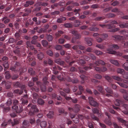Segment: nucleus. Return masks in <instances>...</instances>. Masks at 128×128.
Segmentation results:
<instances>
[{"mask_svg": "<svg viewBox=\"0 0 128 128\" xmlns=\"http://www.w3.org/2000/svg\"><path fill=\"white\" fill-rule=\"evenodd\" d=\"M26 44L28 47L30 48L32 50L35 49L34 47L30 42H26Z\"/></svg>", "mask_w": 128, "mask_h": 128, "instance_id": "nucleus-33", "label": "nucleus"}, {"mask_svg": "<svg viewBox=\"0 0 128 128\" xmlns=\"http://www.w3.org/2000/svg\"><path fill=\"white\" fill-rule=\"evenodd\" d=\"M27 109L29 111V115L30 116L34 115V113L38 111L37 106L35 104H29L28 105Z\"/></svg>", "mask_w": 128, "mask_h": 128, "instance_id": "nucleus-1", "label": "nucleus"}, {"mask_svg": "<svg viewBox=\"0 0 128 128\" xmlns=\"http://www.w3.org/2000/svg\"><path fill=\"white\" fill-rule=\"evenodd\" d=\"M22 124L23 125L26 126H29V122L28 120H24Z\"/></svg>", "mask_w": 128, "mask_h": 128, "instance_id": "nucleus-63", "label": "nucleus"}, {"mask_svg": "<svg viewBox=\"0 0 128 128\" xmlns=\"http://www.w3.org/2000/svg\"><path fill=\"white\" fill-rule=\"evenodd\" d=\"M78 88L80 91L75 93V94L76 95H80L81 94H82V92L84 91V89L83 88V87L82 86L80 85L78 86Z\"/></svg>", "mask_w": 128, "mask_h": 128, "instance_id": "nucleus-22", "label": "nucleus"}, {"mask_svg": "<svg viewBox=\"0 0 128 128\" xmlns=\"http://www.w3.org/2000/svg\"><path fill=\"white\" fill-rule=\"evenodd\" d=\"M104 77L108 82H111L112 80V77H111L108 76H104Z\"/></svg>", "mask_w": 128, "mask_h": 128, "instance_id": "nucleus-45", "label": "nucleus"}, {"mask_svg": "<svg viewBox=\"0 0 128 128\" xmlns=\"http://www.w3.org/2000/svg\"><path fill=\"white\" fill-rule=\"evenodd\" d=\"M38 78H33V81L34 82H36V84L38 88H40L42 91L44 92L46 90V88L45 86L42 85V83L40 82L37 81Z\"/></svg>", "mask_w": 128, "mask_h": 128, "instance_id": "nucleus-4", "label": "nucleus"}, {"mask_svg": "<svg viewBox=\"0 0 128 128\" xmlns=\"http://www.w3.org/2000/svg\"><path fill=\"white\" fill-rule=\"evenodd\" d=\"M42 80L44 84L47 85L48 84V78L47 76H44Z\"/></svg>", "mask_w": 128, "mask_h": 128, "instance_id": "nucleus-39", "label": "nucleus"}, {"mask_svg": "<svg viewBox=\"0 0 128 128\" xmlns=\"http://www.w3.org/2000/svg\"><path fill=\"white\" fill-rule=\"evenodd\" d=\"M81 22L79 20H74V26L75 27H78L80 24Z\"/></svg>", "mask_w": 128, "mask_h": 128, "instance_id": "nucleus-43", "label": "nucleus"}, {"mask_svg": "<svg viewBox=\"0 0 128 128\" xmlns=\"http://www.w3.org/2000/svg\"><path fill=\"white\" fill-rule=\"evenodd\" d=\"M32 10L30 8H27L25 10V13H24L22 15L23 16H28L29 14L31 12Z\"/></svg>", "mask_w": 128, "mask_h": 128, "instance_id": "nucleus-24", "label": "nucleus"}, {"mask_svg": "<svg viewBox=\"0 0 128 128\" xmlns=\"http://www.w3.org/2000/svg\"><path fill=\"white\" fill-rule=\"evenodd\" d=\"M63 32L62 31H59L57 32L55 34L56 37H59L61 36V35L63 34Z\"/></svg>", "mask_w": 128, "mask_h": 128, "instance_id": "nucleus-48", "label": "nucleus"}, {"mask_svg": "<svg viewBox=\"0 0 128 128\" xmlns=\"http://www.w3.org/2000/svg\"><path fill=\"white\" fill-rule=\"evenodd\" d=\"M55 62L58 64L62 66L64 65V61L62 60L60 58L56 59L55 60Z\"/></svg>", "mask_w": 128, "mask_h": 128, "instance_id": "nucleus-25", "label": "nucleus"}, {"mask_svg": "<svg viewBox=\"0 0 128 128\" xmlns=\"http://www.w3.org/2000/svg\"><path fill=\"white\" fill-rule=\"evenodd\" d=\"M8 42L9 43H13L14 42H16L14 39L12 38H10L9 39Z\"/></svg>", "mask_w": 128, "mask_h": 128, "instance_id": "nucleus-55", "label": "nucleus"}, {"mask_svg": "<svg viewBox=\"0 0 128 128\" xmlns=\"http://www.w3.org/2000/svg\"><path fill=\"white\" fill-rule=\"evenodd\" d=\"M14 86L16 87H20L21 84L20 83L18 82H15L13 84Z\"/></svg>", "mask_w": 128, "mask_h": 128, "instance_id": "nucleus-60", "label": "nucleus"}, {"mask_svg": "<svg viewBox=\"0 0 128 128\" xmlns=\"http://www.w3.org/2000/svg\"><path fill=\"white\" fill-rule=\"evenodd\" d=\"M54 115L53 112L50 111L48 114H47V116L48 118H53Z\"/></svg>", "mask_w": 128, "mask_h": 128, "instance_id": "nucleus-31", "label": "nucleus"}, {"mask_svg": "<svg viewBox=\"0 0 128 128\" xmlns=\"http://www.w3.org/2000/svg\"><path fill=\"white\" fill-rule=\"evenodd\" d=\"M66 19L65 17L61 16L60 18H58L57 22L58 23H61L63 22V21L66 20Z\"/></svg>", "mask_w": 128, "mask_h": 128, "instance_id": "nucleus-26", "label": "nucleus"}, {"mask_svg": "<svg viewBox=\"0 0 128 128\" xmlns=\"http://www.w3.org/2000/svg\"><path fill=\"white\" fill-rule=\"evenodd\" d=\"M114 37L118 40H128V34L125 35L124 37L120 36H115Z\"/></svg>", "mask_w": 128, "mask_h": 128, "instance_id": "nucleus-12", "label": "nucleus"}, {"mask_svg": "<svg viewBox=\"0 0 128 128\" xmlns=\"http://www.w3.org/2000/svg\"><path fill=\"white\" fill-rule=\"evenodd\" d=\"M94 64L90 63L89 64V66H85L84 67V69L86 70H90L92 69V68L94 67L95 65Z\"/></svg>", "mask_w": 128, "mask_h": 128, "instance_id": "nucleus-27", "label": "nucleus"}, {"mask_svg": "<svg viewBox=\"0 0 128 128\" xmlns=\"http://www.w3.org/2000/svg\"><path fill=\"white\" fill-rule=\"evenodd\" d=\"M92 39L90 38H85V40L89 46H90L92 44Z\"/></svg>", "mask_w": 128, "mask_h": 128, "instance_id": "nucleus-28", "label": "nucleus"}, {"mask_svg": "<svg viewBox=\"0 0 128 128\" xmlns=\"http://www.w3.org/2000/svg\"><path fill=\"white\" fill-rule=\"evenodd\" d=\"M117 83L120 85V86L124 88H127L128 87V86L126 84H125L124 83H122L120 82H118Z\"/></svg>", "mask_w": 128, "mask_h": 128, "instance_id": "nucleus-44", "label": "nucleus"}, {"mask_svg": "<svg viewBox=\"0 0 128 128\" xmlns=\"http://www.w3.org/2000/svg\"><path fill=\"white\" fill-rule=\"evenodd\" d=\"M108 35L106 34H100V37L102 38L104 40L106 39L108 37Z\"/></svg>", "mask_w": 128, "mask_h": 128, "instance_id": "nucleus-42", "label": "nucleus"}, {"mask_svg": "<svg viewBox=\"0 0 128 128\" xmlns=\"http://www.w3.org/2000/svg\"><path fill=\"white\" fill-rule=\"evenodd\" d=\"M13 102L14 106L12 107V109L15 110L17 113H20L23 110L22 105L21 106H19V108L18 107L17 105H19V103L18 100H13Z\"/></svg>", "mask_w": 128, "mask_h": 128, "instance_id": "nucleus-2", "label": "nucleus"}, {"mask_svg": "<svg viewBox=\"0 0 128 128\" xmlns=\"http://www.w3.org/2000/svg\"><path fill=\"white\" fill-rule=\"evenodd\" d=\"M77 62L79 64L81 65L85 63L84 60L82 59H80L78 60H77Z\"/></svg>", "mask_w": 128, "mask_h": 128, "instance_id": "nucleus-47", "label": "nucleus"}, {"mask_svg": "<svg viewBox=\"0 0 128 128\" xmlns=\"http://www.w3.org/2000/svg\"><path fill=\"white\" fill-rule=\"evenodd\" d=\"M78 69L80 70V73L82 74L80 76V78L82 79V80L84 81L86 79V77L83 74H86V72L83 70H81V68L80 67H78ZM81 82L82 84L84 82L82 81Z\"/></svg>", "mask_w": 128, "mask_h": 128, "instance_id": "nucleus-9", "label": "nucleus"}, {"mask_svg": "<svg viewBox=\"0 0 128 128\" xmlns=\"http://www.w3.org/2000/svg\"><path fill=\"white\" fill-rule=\"evenodd\" d=\"M23 91L21 90L18 89L15 90H14V92L16 94H21L23 92Z\"/></svg>", "mask_w": 128, "mask_h": 128, "instance_id": "nucleus-51", "label": "nucleus"}, {"mask_svg": "<svg viewBox=\"0 0 128 128\" xmlns=\"http://www.w3.org/2000/svg\"><path fill=\"white\" fill-rule=\"evenodd\" d=\"M5 75L6 77V78H9L11 77L8 71H7L5 72Z\"/></svg>", "mask_w": 128, "mask_h": 128, "instance_id": "nucleus-57", "label": "nucleus"}, {"mask_svg": "<svg viewBox=\"0 0 128 128\" xmlns=\"http://www.w3.org/2000/svg\"><path fill=\"white\" fill-rule=\"evenodd\" d=\"M117 119L118 120V122L122 123L123 125L124 124V122H125V120H124L122 118H120V117H118Z\"/></svg>", "mask_w": 128, "mask_h": 128, "instance_id": "nucleus-46", "label": "nucleus"}, {"mask_svg": "<svg viewBox=\"0 0 128 128\" xmlns=\"http://www.w3.org/2000/svg\"><path fill=\"white\" fill-rule=\"evenodd\" d=\"M20 63L18 62H16L14 66L12 65L10 68V70H12L15 71H16V69L18 67L20 68Z\"/></svg>", "mask_w": 128, "mask_h": 128, "instance_id": "nucleus-11", "label": "nucleus"}, {"mask_svg": "<svg viewBox=\"0 0 128 128\" xmlns=\"http://www.w3.org/2000/svg\"><path fill=\"white\" fill-rule=\"evenodd\" d=\"M29 73L32 75V76L35 74V72L33 70V69L32 68H30L28 70Z\"/></svg>", "mask_w": 128, "mask_h": 128, "instance_id": "nucleus-50", "label": "nucleus"}, {"mask_svg": "<svg viewBox=\"0 0 128 128\" xmlns=\"http://www.w3.org/2000/svg\"><path fill=\"white\" fill-rule=\"evenodd\" d=\"M112 48L111 49L108 48L107 49V50L108 51V52L111 54H114L116 53V52L114 50H112V49H116L119 48V46L116 44H112Z\"/></svg>", "mask_w": 128, "mask_h": 128, "instance_id": "nucleus-8", "label": "nucleus"}, {"mask_svg": "<svg viewBox=\"0 0 128 128\" xmlns=\"http://www.w3.org/2000/svg\"><path fill=\"white\" fill-rule=\"evenodd\" d=\"M122 67L126 70L128 68V62H125L122 64Z\"/></svg>", "mask_w": 128, "mask_h": 128, "instance_id": "nucleus-49", "label": "nucleus"}, {"mask_svg": "<svg viewBox=\"0 0 128 128\" xmlns=\"http://www.w3.org/2000/svg\"><path fill=\"white\" fill-rule=\"evenodd\" d=\"M64 26L66 28H71L72 26V24L69 23H66L64 24Z\"/></svg>", "mask_w": 128, "mask_h": 128, "instance_id": "nucleus-59", "label": "nucleus"}, {"mask_svg": "<svg viewBox=\"0 0 128 128\" xmlns=\"http://www.w3.org/2000/svg\"><path fill=\"white\" fill-rule=\"evenodd\" d=\"M89 29L90 31L95 32L98 31V30L99 28L96 27L94 28L90 27L89 28Z\"/></svg>", "mask_w": 128, "mask_h": 128, "instance_id": "nucleus-54", "label": "nucleus"}, {"mask_svg": "<svg viewBox=\"0 0 128 128\" xmlns=\"http://www.w3.org/2000/svg\"><path fill=\"white\" fill-rule=\"evenodd\" d=\"M8 122V123H11L12 126H13L18 124L19 123V119L18 118L14 119V122H12L11 120L10 119H9Z\"/></svg>", "mask_w": 128, "mask_h": 128, "instance_id": "nucleus-17", "label": "nucleus"}, {"mask_svg": "<svg viewBox=\"0 0 128 128\" xmlns=\"http://www.w3.org/2000/svg\"><path fill=\"white\" fill-rule=\"evenodd\" d=\"M61 75L58 76V78L61 81L66 80V78L68 76H67V73L66 72H62L61 73Z\"/></svg>", "mask_w": 128, "mask_h": 128, "instance_id": "nucleus-6", "label": "nucleus"}, {"mask_svg": "<svg viewBox=\"0 0 128 128\" xmlns=\"http://www.w3.org/2000/svg\"><path fill=\"white\" fill-rule=\"evenodd\" d=\"M32 96L35 102H36L37 100V98H38V94H37L35 93H33L32 94Z\"/></svg>", "mask_w": 128, "mask_h": 128, "instance_id": "nucleus-53", "label": "nucleus"}, {"mask_svg": "<svg viewBox=\"0 0 128 128\" xmlns=\"http://www.w3.org/2000/svg\"><path fill=\"white\" fill-rule=\"evenodd\" d=\"M42 45L45 47L48 44V42L46 40H42Z\"/></svg>", "mask_w": 128, "mask_h": 128, "instance_id": "nucleus-52", "label": "nucleus"}, {"mask_svg": "<svg viewBox=\"0 0 128 128\" xmlns=\"http://www.w3.org/2000/svg\"><path fill=\"white\" fill-rule=\"evenodd\" d=\"M88 99L90 104L94 106H98V103L95 101L94 98L92 97H89Z\"/></svg>", "mask_w": 128, "mask_h": 128, "instance_id": "nucleus-10", "label": "nucleus"}, {"mask_svg": "<svg viewBox=\"0 0 128 128\" xmlns=\"http://www.w3.org/2000/svg\"><path fill=\"white\" fill-rule=\"evenodd\" d=\"M112 78L116 80L120 81L122 80V79L120 77L116 76H112Z\"/></svg>", "mask_w": 128, "mask_h": 128, "instance_id": "nucleus-61", "label": "nucleus"}, {"mask_svg": "<svg viewBox=\"0 0 128 128\" xmlns=\"http://www.w3.org/2000/svg\"><path fill=\"white\" fill-rule=\"evenodd\" d=\"M52 68V70L53 73L55 74H56L58 73V72L57 70L58 68V70H61L62 69V68L58 66H55Z\"/></svg>", "mask_w": 128, "mask_h": 128, "instance_id": "nucleus-16", "label": "nucleus"}, {"mask_svg": "<svg viewBox=\"0 0 128 128\" xmlns=\"http://www.w3.org/2000/svg\"><path fill=\"white\" fill-rule=\"evenodd\" d=\"M86 24H89V25L90 26H95L96 25V24L95 23L92 22L90 23V21L88 20L86 21Z\"/></svg>", "mask_w": 128, "mask_h": 128, "instance_id": "nucleus-62", "label": "nucleus"}, {"mask_svg": "<svg viewBox=\"0 0 128 128\" xmlns=\"http://www.w3.org/2000/svg\"><path fill=\"white\" fill-rule=\"evenodd\" d=\"M105 90L107 92L111 94H113V91L110 88L107 87V88H105Z\"/></svg>", "mask_w": 128, "mask_h": 128, "instance_id": "nucleus-41", "label": "nucleus"}, {"mask_svg": "<svg viewBox=\"0 0 128 128\" xmlns=\"http://www.w3.org/2000/svg\"><path fill=\"white\" fill-rule=\"evenodd\" d=\"M75 112H78L80 110V106L78 104H76L75 105Z\"/></svg>", "mask_w": 128, "mask_h": 128, "instance_id": "nucleus-38", "label": "nucleus"}, {"mask_svg": "<svg viewBox=\"0 0 128 128\" xmlns=\"http://www.w3.org/2000/svg\"><path fill=\"white\" fill-rule=\"evenodd\" d=\"M97 89L103 94H105V92L103 90V87L102 86H99L97 87Z\"/></svg>", "mask_w": 128, "mask_h": 128, "instance_id": "nucleus-30", "label": "nucleus"}, {"mask_svg": "<svg viewBox=\"0 0 128 128\" xmlns=\"http://www.w3.org/2000/svg\"><path fill=\"white\" fill-rule=\"evenodd\" d=\"M72 33L76 36V39H79L81 38V35L78 33L77 31L73 30L72 31Z\"/></svg>", "mask_w": 128, "mask_h": 128, "instance_id": "nucleus-23", "label": "nucleus"}, {"mask_svg": "<svg viewBox=\"0 0 128 128\" xmlns=\"http://www.w3.org/2000/svg\"><path fill=\"white\" fill-rule=\"evenodd\" d=\"M106 16L108 18H112L115 17L116 15L114 14L110 13L107 14Z\"/></svg>", "mask_w": 128, "mask_h": 128, "instance_id": "nucleus-64", "label": "nucleus"}, {"mask_svg": "<svg viewBox=\"0 0 128 128\" xmlns=\"http://www.w3.org/2000/svg\"><path fill=\"white\" fill-rule=\"evenodd\" d=\"M110 62L113 64L118 66H119V64L117 60H110Z\"/></svg>", "mask_w": 128, "mask_h": 128, "instance_id": "nucleus-35", "label": "nucleus"}, {"mask_svg": "<svg viewBox=\"0 0 128 128\" xmlns=\"http://www.w3.org/2000/svg\"><path fill=\"white\" fill-rule=\"evenodd\" d=\"M48 123L49 126L47 128H56L54 126H53V124L51 121H49Z\"/></svg>", "mask_w": 128, "mask_h": 128, "instance_id": "nucleus-56", "label": "nucleus"}, {"mask_svg": "<svg viewBox=\"0 0 128 128\" xmlns=\"http://www.w3.org/2000/svg\"><path fill=\"white\" fill-rule=\"evenodd\" d=\"M123 103V101L117 99L114 102L115 105L117 106H119L120 104H122Z\"/></svg>", "mask_w": 128, "mask_h": 128, "instance_id": "nucleus-29", "label": "nucleus"}, {"mask_svg": "<svg viewBox=\"0 0 128 128\" xmlns=\"http://www.w3.org/2000/svg\"><path fill=\"white\" fill-rule=\"evenodd\" d=\"M34 6L36 7V8L33 9V10L34 11H39L41 9V7L40 6V4L39 2H38L34 5Z\"/></svg>", "mask_w": 128, "mask_h": 128, "instance_id": "nucleus-19", "label": "nucleus"}, {"mask_svg": "<svg viewBox=\"0 0 128 128\" xmlns=\"http://www.w3.org/2000/svg\"><path fill=\"white\" fill-rule=\"evenodd\" d=\"M47 125L46 122L45 121H43L40 122V126L42 128H45Z\"/></svg>", "mask_w": 128, "mask_h": 128, "instance_id": "nucleus-40", "label": "nucleus"}, {"mask_svg": "<svg viewBox=\"0 0 128 128\" xmlns=\"http://www.w3.org/2000/svg\"><path fill=\"white\" fill-rule=\"evenodd\" d=\"M94 64L96 66H99L100 64L103 65L106 64V63L104 62L100 59L96 61Z\"/></svg>", "mask_w": 128, "mask_h": 128, "instance_id": "nucleus-18", "label": "nucleus"}, {"mask_svg": "<svg viewBox=\"0 0 128 128\" xmlns=\"http://www.w3.org/2000/svg\"><path fill=\"white\" fill-rule=\"evenodd\" d=\"M28 96L27 95H24L23 96V98L21 100L22 104L23 105H27L28 102Z\"/></svg>", "mask_w": 128, "mask_h": 128, "instance_id": "nucleus-15", "label": "nucleus"}, {"mask_svg": "<svg viewBox=\"0 0 128 128\" xmlns=\"http://www.w3.org/2000/svg\"><path fill=\"white\" fill-rule=\"evenodd\" d=\"M6 104L8 106H10L12 104V100L10 99H9L8 100Z\"/></svg>", "mask_w": 128, "mask_h": 128, "instance_id": "nucleus-58", "label": "nucleus"}, {"mask_svg": "<svg viewBox=\"0 0 128 128\" xmlns=\"http://www.w3.org/2000/svg\"><path fill=\"white\" fill-rule=\"evenodd\" d=\"M105 114L108 116V118H106L105 119L104 121V123L109 126L112 125V123L110 118V114L107 112H105Z\"/></svg>", "mask_w": 128, "mask_h": 128, "instance_id": "nucleus-5", "label": "nucleus"}, {"mask_svg": "<svg viewBox=\"0 0 128 128\" xmlns=\"http://www.w3.org/2000/svg\"><path fill=\"white\" fill-rule=\"evenodd\" d=\"M66 79L67 80V81L72 82L73 83H78V79L74 78L72 79L69 77H68Z\"/></svg>", "mask_w": 128, "mask_h": 128, "instance_id": "nucleus-21", "label": "nucleus"}, {"mask_svg": "<svg viewBox=\"0 0 128 128\" xmlns=\"http://www.w3.org/2000/svg\"><path fill=\"white\" fill-rule=\"evenodd\" d=\"M37 102L39 104L41 105H43L44 103V100L40 98H38V99Z\"/></svg>", "mask_w": 128, "mask_h": 128, "instance_id": "nucleus-34", "label": "nucleus"}, {"mask_svg": "<svg viewBox=\"0 0 128 128\" xmlns=\"http://www.w3.org/2000/svg\"><path fill=\"white\" fill-rule=\"evenodd\" d=\"M76 62L74 61H72L69 63L70 67H71L70 70L71 72H76L77 71V69L75 68L77 66L75 64Z\"/></svg>", "mask_w": 128, "mask_h": 128, "instance_id": "nucleus-7", "label": "nucleus"}, {"mask_svg": "<svg viewBox=\"0 0 128 128\" xmlns=\"http://www.w3.org/2000/svg\"><path fill=\"white\" fill-rule=\"evenodd\" d=\"M33 83L30 82H29L28 84V86L30 87L31 90L32 91H35L36 92H38L39 90V88H37L33 86Z\"/></svg>", "mask_w": 128, "mask_h": 128, "instance_id": "nucleus-13", "label": "nucleus"}, {"mask_svg": "<svg viewBox=\"0 0 128 128\" xmlns=\"http://www.w3.org/2000/svg\"><path fill=\"white\" fill-rule=\"evenodd\" d=\"M34 3V2L32 0H28L26 2V3L24 5V6L25 7H28L30 5H32Z\"/></svg>", "mask_w": 128, "mask_h": 128, "instance_id": "nucleus-20", "label": "nucleus"}, {"mask_svg": "<svg viewBox=\"0 0 128 128\" xmlns=\"http://www.w3.org/2000/svg\"><path fill=\"white\" fill-rule=\"evenodd\" d=\"M38 58L39 60H42L44 58V54L42 52H40L38 53L37 54Z\"/></svg>", "mask_w": 128, "mask_h": 128, "instance_id": "nucleus-32", "label": "nucleus"}, {"mask_svg": "<svg viewBox=\"0 0 128 128\" xmlns=\"http://www.w3.org/2000/svg\"><path fill=\"white\" fill-rule=\"evenodd\" d=\"M119 26L121 28H127L128 27V23L125 22L119 25Z\"/></svg>", "mask_w": 128, "mask_h": 128, "instance_id": "nucleus-37", "label": "nucleus"}, {"mask_svg": "<svg viewBox=\"0 0 128 128\" xmlns=\"http://www.w3.org/2000/svg\"><path fill=\"white\" fill-rule=\"evenodd\" d=\"M111 24H108L106 25V27L107 28L109 29L115 27V25L113 24H118V22L115 20H114L112 21L111 22Z\"/></svg>", "mask_w": 128, "mask_h": 128, "instance_id": "nucleus-14", "label": "nucleus"}, {"mask_svg": "<svg viewBox=\"0 0 128 128\" xmlns=\"http://www.w3.org/2000/svg\"><path fill=\"white\" fill-rule=\"evenodd\" d=\"M60 95L64 97L67 100H70V101H71L74 103H77L78 101V100L76 98L72 99L70 97L66 96V94L63 91H60Z\"/></svg>", "mask_w": 128, "mask_h": 128, "instance_id": "nucleus-3", "label": "nucleus"}, {"mask_svg": "<svg viewBox=\"0 0 128 128\" xmlns=\"http://www.w3.org/2000/svg\"><path fill=\"white\" fill-rule=\"evenodd\" d=\"M125 71L124 69L120 68H118L117 70V73L120 74L122 75L125 73Z\"/></svg>", "mask_w": 128, "mask_h": 128, "instance_id": "nucleus-36", "label": "nucleus"}]
</instances>
